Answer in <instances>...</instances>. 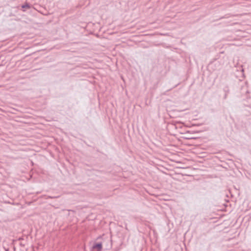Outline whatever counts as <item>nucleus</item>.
Listing matches in <instances>:
<instances>
[{
  "mask_svg": "<svg viewBox=\"0 0 251 251\" xmlns=\"http://www.w3.org/2000/svg\"><path fill=\"white\" fill-rule=\"evenodd\" d=\"M227 93H225V95L224 96V99H226V97H227Z\"/></svg>",
  "mask_w": 251,
  "mask_h": 251,
  "instance_id": "5",
  "label": "nucleus"
},
{
  "mask_svg": "<svg viewBox=\"0 0 251 251\" xmlns=\"http://www.w3.org/2000/svg\"><path fill=\"white\" fill-rule=\"evenodd\" d=\"M92 248L97 251H101L102 249V243L101 242L95 243L92 246Z\"/></svg>",
  "mask_w": 251,
  "mask_h": 251,
  "instance_id": "1",
  "label": "nucleus"
},
{
  "mask_svg": "<svg viewBox=\"0 0 251 251\" xmlns=\"http://www.w3.org/2000/svg\"><path fill=\"white\" fill-rule=\"evenodd\" d=\"M224 91H225V93H228L229 92V90L227 86H226L224 88Z\"/></svg>",
  "mask_w": 251,
  "mask_h": 251,
  "instance_id": "3",
  "label": "nucleus"
},
{
  "mask_svg": "<svg viewBox=\"0 0 251 251\" xmlns=\"http://www.w3.org/2000/svg\"><path fill=\"white\" fill-rule=\"evenodd\" d=\"M31 7V5L27 2H25V4L22 5V8H27L29 9Z\"/></svg>",
  "mask_w": 251,
  "mask_h": 251,
  "instance_id": "2",
  "label": "nucleus"
},
{
  "mask_svg": "<svg viewBox=\"0 0 251 251\" xmlns=\"http://www.w3.org/2000/svg\"><path fill=\"white\" fill-rule=\"evenodd\" d=\"M59 197V196H53V197H52V196H48L47 197V199H55V198H58Z\"/></svg>",
  "mask_w": 251,
  "mask_h": 251,
  "instance_id": "4",
  "label": "nucleus"
}]
</instances>
